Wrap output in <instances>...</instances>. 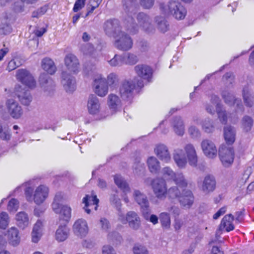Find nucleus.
<instances>
[{
  "mask_svg": "<svg viewBox=\"0 0 254 254\" xmlns=\"http://www.w3.org/2000/svg\"><path fill=\"white\" fill-rule=\"evenodd\" d=\"M124 1L126 6L127 17L125 19V22L127 30L129 32L134 34L138 31L139 27L147 33L154 32L155 28L152 23L151 17L144 12H139L136 16L137 24L134 23L132 17V14H134L133 13L134 9L133 0H124Z\"/></svg>",
  "mask_w": 254,
  "mask_h": 254,
  "instance_id": "f257e3e1",
  "label": "nucleus"
},
{
  "mask_svg": "<svg viewBox=\"0 0 254 254\" xmlns=\"http://www.w3.org/2000/svg\"><path fill=\"white\" fill-rule=\"evenodd\" d=\"M64 63L66 69L62 72L61 82L67 92H72L76 89L75 79L72 75L79 72V62L75 55L68 54L64 59Z\"/></svg>",
  "mask_w": 254,
  "mask_h": 254,
  "instance_id": "f03ea898",
  "label": "nucleus"
},
{
  "mask_svg": "<svg viewBox=\"0 0 254 254\" xmlns=\"http://www.w3.org/2000/svg\"><path fill=\"white\" fill-rule=\"evenodd\" d=\"M184 153L181 149H176L173 153V159L177 166L181 169L185 168L189 164L195 167L198 164V156L194 146L188 143L184 146Z\"/></svg>",
  "mask_w": 254,
  "mask_h": 254,
  "instance_id": "7ed1b4c3",
  "label": "nucleus"
},
{
  "mask_svg": "<svg viewBox=\"0 0 254 254\" xmlns=\"http://www.w3.org/2000/svg\"><path fill=\"white\" fill-rule=\"evenodd\" d=\"M24 191L28 201H33L36 204L40 205L48 198L49 189L46 186L41 185L36 187L34 191L31 187H28L25 188Z\"/></svg>",
  "mask_w": 254,
  "mask_h": 254,
  "instance_id": "20e7f679",
  "label": "nucleus"
},
{
  "mask_svg": "<svg viewBox=\"0 0 254 254\" xmlns=\"http://www.w3.org/2000/svg\"><path fill=\"white\" fill-rule=\"evenodd\" d=\"M160 9L162 13L169 16L172 15L175 18L181 20L186 15L185 7L178 1L171 0L167 3L160 4Z\"/></svg>",
  "mask_w": 254,
  "mask_h": 254,
  "instance_id": "39448f33",
  "label": "nucleus"
},
{
  "mask_svg": "<svg viewBox=\"0 0 254 254\" xmlns=\"http://www.w3.org/2000/svg\"><path fill=\"white\" fill-rule=\"evenodd\" d=\"M60 195L57 194L52 203L53 211L59 215V219L65 222H68L71 218V208L66 205H62L60 203Z\"/></svg>",
  "mask_w": 254,
  "mask_h": 254,
  "instance_id": "423d86ee",
  "label": "nucleus"
},
{
  "mask_svg": "<svg viewBox=\"0 0 254 254\" xmlns=\"http://www.w3.org/2000/svg\"><path fill=\"white\" fill-rule=\"evenodd\" d=\"M118 220L123 224L128 223L129 226L134 230L139 228L141 224L140 219L138 215L133 211L128 212L126 215L120 210L118 213Z\"/></svg>",
  "mask_w": 254,
  "mask_h": 254,
  "instance_id": "0eeeda50",
  "label": "nucleus"
},
{
  "mask_svg": "<svg viewBox=\"0 0 254 254\" xmlns=\"http://www.w3.org/2000/svg\"><path fill=\"white\" fill-rule=\"evenodd\" d=\"M93 86L94 92L99 97H104L109 92V88L105 82V77L101 74L94 76Z\"/></svg>",
  "mask_w": 254,
  "mask_h": 254,
  "instance_id": "6e6552de",
  "label": "nucleus"
},
{
  "mask_svg": "<svg viewBox=\"0 0 254 254\" xmlns=\"http://www.w3.org/2000/svg\"><path fill=\"white\" fill-rule=\"evenodd\" d=\"M151 185L154 194L158 199H163L166 197L168 190L164 180L160 178L154 179Z\"/></svg>",
  "mask_w": 254,
  "mask_h": 254,
  "instance_id": "1a4fd4ad",
  "label": "nucleus"
},
{
  "mask_svg": "<svg viewBox=\"0 0 254 254\" xmlns=\"http://www.w3.org/2000/svg\"><path fill=\"white\" fill-rule=\"evenodd\" d=\"M5 105L7 113L12 118L19 119L23 116V109L15 100L12 98L7 99Z\"/></svg>",
  "mask_w": 254,
  "mask_h": 254,
  "instance_id": "9d476101",
  "label": "nucleus"
},
{
  "mask_svg": "<svg viewBox=\"0 0 254 254\" xmlns=\"http://www.w3.org/2000/svg\"><path fill=\"white\" fill-rule=\"evenodd\" d=\"M115 39V46L120 50L127 51L132 47V39L124 31L119 33Z\"/></svg>",
  "mask_w": 254,
  "mask_h": 254,
  "instance_id": "9b49d317",
  "label": "nucleus"
},
{
  "mask_svg": "<svg viewBox=\"0 0 254 254\" xmlns=\"http://www.w3.org/2000/svg\"><path fill=\"white\" fill-rule=\"evenodd\" d=\"M219 156L223 166L229 167L232 164L234 161V149L232 147L222 145L219 149Z\"/></svg>",
  "mask_w": 254,
  "mask_h": 254,
  "instance_id": "f8f14e48",
  "label": "nucleus"
},
{
  "mask_svg": "<svg viewBox=\"0 0 254 254\" xmlns=\"http://www.w3.org/2000/svg\"><path fill=\"white\" fill-rule=\"evenodd\" d=\"M17 79L24 85L30 88L36 86V81L31 73L25 69H19L16 71Z\"/></svg>",
  "mask_w": 254,
  "mask_h": 254,
  "instance_id": "ddd939ff",
  "label": "nucleus"
},
{
  "mask_svg": "<svg viewBox=\"0 0 254 254\" xmlns=\"http://www.w3.org/2000/svg\"><path fill=\"white\" fill-rule=\"evenodd\" d=\"M221 96L226 104L229 106L236 105L237 112L239 111H243L244 107L241 99L236 98L234 95L227 89H225L222 91Z\"/></svg>",
  "mask_w": 254,
  "mask_h": 254,
  "instance_id": "4468645a",
  "label": "nucleus"
},
{
  "mask_svg": "<svg viewBox=\"0 0 254 254\" xmlns=\"http://www.w3.org/2000/svg\"><path fill=\"white\" fill-rule=\"evenodd\" d=\"M216 185L214 177L210 175L206 176L202 181L198 183L199 188L205 193L213 191L216 188Z\"/></svg>",
  "mask_w": 254,
  "mask_h": 254,
  "instance_id": "2eb2a0df",
  "label": "nucleus"
},
{
  "mask_svg": "<svg viewBox=\"0 0 254 254\" xmlns=\"http://www.w3.org/2000/svg\"><path fill=\"white\" fill-rule=\"evenodd\" d=\"M99 199L96 195L87 194L82 199V203L84 204L83 209L88 214H90L92 210H97L98 207Z\"/></svg>",
  "mask_w": 254,
  "mask_h": 254,
  "instance_id": "dca6fc26",
  "label": "nucleus"
},
{
  "mask_svg": "<svg viewBox=\"0 0 254 254\" xmlns=\"http://www.w3.org/2000/svg\"><path fill=\"white\" fill-rule=\"evenodd\" d=\"M201 147L204 154L209 158H214L217 154L216 146L213 141L205 139L201 142Z\"/></svg>",
  "mask_w": 254,
  "mask_h": 254,
  "instance_id": "f3484780",
  "label": "nucleus"
},
{
  "mask_svg": "<svg viewBox=\"0 0 254 254\" xmlns=\"http://www.w3.org/2000/svg\"><path fill=\"white\" fill-rule=\"evenodd\" d=\"M104 30L106 34L109 37L114 38L117 37L119 33L122 31L119 24V22L117 19L109 20L104 24Z\"/></svg>",
  "mask_w": 254,
  "mask_h": 254,
  "instance_id": "a211bd4d",
  "label": "nucleus"
},
{
  "mask_svg": "<svg viewBox=\"0 0 254 254\" xmlns=\"http://www.w3.org/2000/svg\"><path fill=\"white\" fill-rule=\"evenodd\" d=\"M14 93L19 102L24 106H29L32 101V96L29 91L22 88L20 86H15Z\"/></svg>",
  "mask_w": 254,
  "mask_h": 254,
  "instance_id": "6ab92c4d",
  "label": "nucleus"
},
{
  "mask_svg": "<svg viewBox=\"0 0 254 254\" xmlns=\"http://www.w3.org/2000/svg\"><path fill=\"white\" fill-rule=\"evenodd\" d=\"M74 233L77 236L83 237L86 236L89 231V227L87 221L83 219L76 220L72 226Z\"/></svg>",
  "mask_w": 254,
  "mask_h": 254,
  "instance_id": "aec40b11",
  "label": "nucleus"
},
{
  "mask_svg": "<svg viewBox=\"0 0 254 254\" xmlns=\"http://www.w3.org/2000/svg\"><path fill=\"white\" fill-rule=\"evenodd\" d=\"M154 153L162 161L166 163L170 162L171 154L166 145L161 143L157 144L154 148Z\"/></svg>",
  "mask_w": 254,
  "mask_h": 254,
  "instance_id": "412c9836",
  "label": "nucleus"
},
{
  "mask_svg": "<svg viewBox=\"0 0 254 254\" xmlns=\"http://www.w3.org/2000/svg\"><path fill=\"white\" fill-rule=\"evenodd\" d=\"M132 196L134 201L140 206L141 211L149 207L147 196L140 190H134Z\"/></svg>",
  "mask_w": 254,
  "mask_h": 254,
  "instance_id": "4be33fe9",
  "label": "nucleus"
},
{
  "mask_svg": "<svg viewBox=\"0 0 254 254\" xmlns=\"http://www.w3.org/2000/svg\"><path fill=\"white\" fill-rule=\"evenodd\" d=\"M134 88V84L131 82L127 80L123 81L119 87V93L121 97L126 99L131 96Z\"/></svg>",
  "mask_w": 254,
  "mask_h": 254,
  "instance_id": "5701e85b",
  "label": "nucleus"
},
{
  "mask_svg": "<svg viewBox=\"0 0 254 254\" xmlns=\"http://www.w3.org/2000/svg\"><path fill=\"white\" fill-rule=\"evenodd\" d=\"M180 204L186 208H190L194 202V197L192 192L189 190L183 191L179 200Z\"/></svg>",
  "mask_w": 254,
  "mask_h": 254,
  "instance_id": "b1692460",
  "label": "nucleus"
},
{
  "mask_svg": "<svg viewBox=\"0 0 254 254\" xmlns=\"http://www.w3.org/2000/svg\"><path fill=\"white\" fill-rule=\"evenodd\" d=\"M134 70L139 77L147 81H149L152 76V69L148 65L138 64L134 67Z\"/></svg>",
  "mask_w": 254,
  "mask_h": 254,
  "instance_id": "393cba45",
  "label": "nucleus"
},
{
  "mask_svg": "<svg viewBox=\"0 0 254 254\" xmlns=\"http://www.w3.org/2000/svg\"><path fill=\"white\" fill-rule=\"evenodd\" d=\"M87 106L88 111L90 114H97L100 112V102L98 98L95 95H91L89 97Z\"/></svg>",
  "mask_w": 254,
  "mask_h": 254,
  "instance_id": "a878e982",
  "label": "nucleus"
},
{
  "mask_svg": "<svg viewBox=\"0 0 254 254\" xmlns=\"http://www.w3.org/2000/svg\"><path fill=\"white\" fill-rule=\"evenodd\" d=\"M7 238L8 243L13 246L18 245L20 242L21 238L18 230L12 227L9 228L7 232Z\"/></svg>",
  "mask_w": 254,
  "mask_h": 254,
  "instance_id": "bb28decb",
  "label": "nucleus"
},
{
  "mask_svg": "<svg viewBox=\"0 0 254 254\" xmlns=\"http://www.w3.org/2000/svg\"><path fill=\"white\" fill-rule=\"evenodd\" d=\"M107 104L110 109L114 112L119 111L122 107L121 99L114 93H111L108 96Z\"/></svg>",
  "mask_w": 254,
  "mask_h": 254,
  "instance_id": "cd10ccee",
  "label": "nucleus"
},
{
  "mask_svg": "<svg viewBox=\"0 0 254 254\" xmlns=\"http://www.w3.org/2000/svg\"><path fill=\"white\" fill-rule=\"evenodd\" d=\"M234 217L231 214L226 215L222 219L219 227V230L222 231L225 228L227 232H230L234 229L233 221Z\"/></svg>",
  "mask_w": 254,
  "mask_h": 254,
  "instance_id": "c85d7f7f",
  "label": "nucleus"
},
{
  "mask_svg": "<svg viewBox=\"0 0 254 254\" xmlns=\"http://www.w3.org/2000/svg\"><path fill=\"white\" fill-rule=\"evenodd\" d=\"M242 96L245 105L251 107L254 105V97L251 87L249 85L245 86L242 90Z\"/></svg>",
  "mask_w": 254,
  "mask_h": 254,
  "instance_id": "c756f323",
  "label": "nucleus"
},
{
  "mask_svg": "<svg viewBox=\"0 0 254 254\" xmlns=\"http://www.w3.org/2000/svg\"><path fill=\"white\" fill-rule=\"evenodd\" d=\"M157 30L161 33H164L169 29V24L166 19L161 16H156L154 18Z\"/></svg>",
  "mask_w": 254,
  "mask_h": 254,
  "instance_id": "7c9ffc66",
  "label": "nucleus"
},
{
  "mask_svg": "<svg viewBox=\"0 0 254 254\" xmlns=\"http://www.w3.org/2000/svg\"><path fill=\"white\" fill-rule=\"evenodd\" d=\"M15 219L17 226L22 229H25L30 223L29 217L25 212H18L16 215Z\"/></svg>",
  "mask_w": 254,
  "mask_h": 254,
  "instance_id": "2f4dec72",
  "label": "nucleus"
},
{
  "mask_svg": "<svg viewBox=\"0 0 254 254\" xmlns=\"http://www.w3.org/2000/svg\"><path fill=\"white\" fill-rule=\"evenodd\" d=\"M224 136L227 144H232L235 140L236 130L232 126H227L224 128Z\"/></svg>",
  "mask_w": 254,
  "mask_h": 254,
  "instance_id": "473e14b6",
  "label": "nucleus"
},
{
  "mask_svg": "<svg viewBox=\"0 0 254 254\" xmlns=\"http://www.w3.org/2000/svg\"><path fill=\"white\" fill-rule=\"evenodd\" d=\"M41 65L42 68L50 74H54L57 70L54 61L50 58H44L42 61Z\"/></svg>",
  "mask_w": 254,
  "mask_h": 254,
  "instance_id": "72a5a7b5",
  "label": "nucleus"
},
{
  "mask_svg": "<svg viewBox=\"0 0 254 254\" xmlns=\"http://www.w3.org/2000/svg\"><path fill=\"white\" fill-rule=\"evenodd\" d=\"M120 81L119 75L115 72H111L105 77V82L108 87L114 90L118 85Z\"/></svg>",
  "mask_w": 254,
  "mask_h": 254,
  "instance_id": "f704fd0d",
  "label": "nucleus"
},
{
  "mask_svg": "<svg viewBox=\"0 0 254 254\" xmlns=\"http://www.w3.org/2000/svg\"><path fill=\"white\" fill-rule=\"evenodd\" d=\"M216 111L218 115V118L222 124H226L228 120L232 122L231 116L222 108L221 104H217L216 105Z\"/></svg>",
  "mask_w": 254,
  "mask_h": 254,
  "instance_id": "c9c22d12",
  "label": "nucleus"
},
{
  "mask_svg": "<svg viewBox=\"0 0 254 254\" xmlns=\"http://www.w3.org/2000/svg\"><path fill=\"white\" fill-rule=\"evenodd\" d=\"M175 132L179 135H183L184 133L185 127L183 121L181 117H175L172 123Z\"/></svg>",
  "mask_w": 254,
  "mask_h": 254,
  "instance_id": "e433bc0d",
  "label": "nucleus"
},
{
  "mask_svg": "<svg viewBox=\"0 0 254 254\" xmlns=\"http://www.w3.org/2000/svg\"><path fill=\"white\" fill-rule=\"evenodd\" d=\"M183 190H185L183 188H179L178 186H173L167 190V195L171 200L175 199L179 200Z\"/></svg>",
  "mask_w": 254,
  "mask_h": 254,
  "instance_id": "4c0bfd02",
  "label": "nucleus"
},
{
  "mask_svg": "<svg viewBox=\"0 0 254 254\" xmlns=\"http://www.w3.org/2000/svg\"><path fill=\"white\" fill-rule=\"evenodd\" d=\"M69 229L65 224L60 225L56 232V239L60 242L64 241L68 237Z\"/></svg>",
  "mask_w": 254,
  "mask_h": 254,
  "instance_id": "58836bf2",
  "label": "nucleus"
},
{
  "mask_svg": "<svg viewBox=\"0 0 254 254\" xmlns=\"http://www.w3.org/2000/svg\"><path fill=\"white\" fill-rule=\"evenodd\" d=\"M114 181L116 185L120 188L125 194L129 192L130 189L128 184L121 176L119 175H115L114 177Z\"/></svg>",
  "mask_w": 254,
  "mask_h": 254,
  "instance_id": "ea45409f",
  "label": "nucleus"
},
{
  "mask_svg": "<svg viewBox=\"0 0 254 254\" xmlns=\"http://www.w3.org/2000/svg\"><path fill=\"white\" fill-rule=\"evenodd\" d=\"M147 163L151 173L156 174L160 170V162L155 157L152 156L148 158Z\"/></svg>",
  "mask_w": 254,
  "mask_h": 254,
  "instance_id": "a19ab883",
  "label": "nucleus"
},
{
  "mask_svg": "<svg viewBox=\"0 0 254 254\" xmlns=\"http://www.w3.org/2000/svg\"><path fill=\"white\" fill-rule=\"evenodd\" d=\"M144 219L156 225L158 223V217L155 214H151V210L149 207L141 211Z\"/></svg>",
  "mask_w": 254,
  "mask_h": 254,
  "instance_id": "79ce46f5",
  "label": "nucleus"
},
{
  "mask_svg": "<svg viewBox=\"0 0 254 254\" xmlns=\"http://www.w3.org/2000/svg\"><path fill=\"white\" fill-rule=\"evenodd\" d=\"M202 130L206 133H212L215 130L213 121L209 118L204 119L201 123Z\"/></svg>",
  "mask_w": 254,
  "mask_h": 254,
  "instance_id": "37998d69",
  "label": "nucleus"
},
{
  "mask_svg": "<svg viewBox=\"0 0 254 254\" xmlns=\"http://www.w3.org/2000/svg\"><path fill=\"white\" fill-rule=\"evenodd\" d=\"M173 180L179 188L184 189V188H186L188 185V182L182 173L176 174Z\"/></svg>",
  "mask_w": 254,
  "mask_h": 254,
  "instance_id": "c03bdc74",
  "label": "nucleus"
},
{
  "mask_svg": "<svg viewBox=\"0 0 254 254\" xmlns=\"http://www.w3.org/2000/svg\"><path fill=\"white\" fill-rule=\"evenodd\" d=\"M242 127L245 131H249L253 126V120L249 116H245L241 121Z\"/></svg>",
  "mask_w": 254,
  "mask_h": 254,
  "instance_id": "a18cd8bd",
  "label": "nucleus"
},
{
  "mask_svg": "<svg viewBox=\"0 0 254 254\" xmlns=\"http://www.w3.org/2000/svg\"><path fill=\"white\" fill-rule=\"evenodd\" d=\"M160 221L163 227L169 228L171 225L170 214L167 212H162L159 215Z\"/></svg>",
  "mask_w": 254,
  "mask_h": 254,
  "instance_id": "49530a36",
  "label": "nucleus"
},
{
  "mask_svg": "<svg viewBox=\"0 0 254 254\" xmlns=\"http://www.w3.org/2000/svg\"><path fill=\"white\" fill-rule=\"evenodd\" d=\"M109 64L113 67L122 66L124 64L123 55H115L114 57L108 61Z\"/></svg>",
  "mask_w": 254,
  "mask_h": 254,
  "instance_id": "de8ad7c7",
  "label": "nucleus"
},
{
  "mask_svg": "<svg viewBox=\"0 0 254 254\" xmlns=\"http://www.w3.org/2000/svg\"><path fill=\"white\" fill-rule=\"evenodd\" d=\"M124 57V64H134L137 61L138 59L136 55L131 53H126L123 55Z\"/></svg>",
  "mask_w": 254,
  "mask_h": 254,
  "instance_id": "09e8293b",
  "label": "nucleus"
},
{
  "mask_svg": "<svg viewBox=\"0 0 254 254\" xmlns=\"http://www.w3.org/2000/svg\"><path fill=\"white\" fill-rule=\"evenodd\" d=\"M9 223L8 215L5 212L0 214V228L5 229Z\"/></svg>",
  "mask_w": 254,
  "mask_h": 254,
  "instance_id": "8fccbe9b",
  "label": "nucleus"
},
{
  "mask_svg": "<svg viewBox=\"0 0 254 254\" xmlns=\"http://www.w3.org/2000/svg\"><path fill=\"white\" fill-rule=\"evenodd\" d=\"M99 225L102 231L107 232L111 228L109 221L105 218H101L99 222Z\"/></svg>",
  "mask_w": 254,
  "mask_h": 254,
  "instance_id": "3c124183",
  "label": "nucleus"
},
{
  "mask_svg": "<svg viewBox=\"0 0 254 254\" xmlns=\"http://www.w3.org/2000/svg\"><path fill=\"white\" fill-rule=\"evenodd\" d=\"M48 9L47 5H44L32 13V17L34 18H39L45 14Z\"/></svg>",
  "mask_w": 254,
  "mask_h": 254,
  "instance_id": "603ef678",
  "label": "nucleus"
},
{
  "mask_svg": "<svg viewBox=\"0 0 254 254\" xmlns=\"http://www.w3.org/2000/svg\"><path fill=\"white\" fill-rule=\"evenodd\" d=\"M161 173L163 176L166 178L173 179L176 173L169 167H166L162 169Z\"/></svg>",
  "mask_w": 254,
  "mask_h": 254,
  "instance_id": "864d4df0",
  "label": "nucleus"
},
{
  "mask_svg": "<svg viewBox=\"0 0 254 254\" xmlns=\"http://www.w3.org/2000/svg\"><path fill=\"white\" fill-rule=\"evenodd\" d=\"M21 65V63L18 58H14L11 60L8 64L7 69L12 71Z\"/></svg>",
  "mask_w": 254,
  "mask_h": 254,
  "instance_id": "5fc2aeb1",
  "label": "nucleus"
},
{
  "mask_svg": "<svg viewBox=\"0 0 254 254\" xmlns=\"http://www.w3.org/2000/svg\"><path fill=\"white\" fill-rule=\"evenodd\" d=\"M133 252L134 254H149L147 248L142 245H136L133 247Z\"/></svg>",
  "mask_w": 254,
  "mask_h": 254,
  "instance_id": "6e6d98bb",
  "label": "nucleus"
},
{
  "mask_svg": "<svg viewBox=\"0 0 254 254\" xmlns=\"http://www.w3.org/2000/svg\"><path fill=\"white\" fill-rule=\"evenodd\" d=\"M19 207L18 201L14 198L11 199L8 202L7 209L11 212L16 211Z\"/></svg>",
  "mask_w": 254,
  "mask_h": 254,
  "instance_id": "4d7b16f0",
  "label": "nucleus"
},
{
  "mask_svg": "<svg viewBox=\"0 0 254 254\" xmlns=\"http://www.w3.org/2000/svg\"><path fill=\"white\" fill-rule=\"evenodd\" d=\"M167 210L169 212V214H171L174 217H178L180 214V209L179 207L172 205L167 208Z\"/></svg>",
  "mask_w": 254,
  "mask_h": 254,
  "instance_id": "13d9d810",
  "label": "nucleus"
},
{
  "mask_svg": "<svg viewBox=\"0 0 254 254\" xmlns=\"http://www.w3.org/2000/svg\"><path fill=\"white\" fill-rule=\"evenodd\" d=\"M189 133L192 138L199 137L200 135L199 130L194 126H190L189 127Z\"/></svg>",
  "mask_w": 254,
  "mask_h": 254,
  "instance_id": "bf43d9fd",
  "label": "nucleus"
},
{
  "mask_svg": "<svg viewBox=\"0 0 254 254\" xmlns=\"http://www.w3.org/2000/svg\"><path fill=\"white\" fill-rule=\"evenodd\" d=\"M42 233L40 231H36V228L33 229L31 236L32 241L34 243H37L42 236Z\"/></svg>",
  "mask_w": 254,
  "mask_h": 254,
  "instance_id": "052dcab7",
  "label": "nucleus"
},
{
  "mask_svg": "<svg viewBox=\"0 0 254 254\" xmlns=\"http://www.w3.org/2000/svg\"><path fill=\"white\" fill-rule=\"evenodd\" d=\"M140 4L145 9L151 8L154 3V0H140Z\"/></svg>",
  "mask_w": 254,
  "mask_h": 254,
  "instance_id": "680f3d73",
  "label": "nucleus"
},
{
  "mask_svg": "<svg viewBox=\"0 0 254 254\" xmlns=\"http://www.w3.org/2000/svg\"><path fill=\"white\" fill-rule=\"evenodd\" d=\"M39 80L40 83L43 86H44L46 83H49L50 85H52L53 83L52 80L50 78H48V76L45 74H43L40 75Z\"/></svg>",
  "mask_w": 254,
  "mask_h": 254,
  "instance_id": "e2e57ef3",
  "label": "nucleus"
},
{
  "mask_svg": "<svg viewBox=\"0 0 254 254\" xmlns=\"http://www.w3.org/2000/svg\"><path fill=\"white\" fill-rule=\"evenodd\" d=\"M85 5V0H77L74 3L73 10L74 12H77L84 7Z\"/></svg>",
  "mask_w": 254,
  "mask_h": 254,
  "instance_id": "0e129e2a",
  "label": "nucleus"
},
{
  "mask_svg": "<svg viewBox=\"0 0 254 254\" xmlns=\"http://www.w3.org/2000/svg\"><path fill=\"white\" fill-rule=\"evenodd\" d=\"M0 137L4 140H9L10 139V135L9 131L7 129H4L3 131L2 126L0 124Z\"/></svg>",
  "mask_w": 254,
  "mask_h": 254,
  "instance_id": "69168bd1",
  "label": "nucleus"
},
{
  "mask_svg": "<svg viewBox=\"0 0 254 254\" xmlns=\"http://www.w3.org/2000/svg\"><path fill=\"white\" fill-rule=\"evenodd\" d=\"M110 200L112 204L115 205L117 207L121 206V201L117 195H112L111 196Z\"/></svg>",
  "mask_w": 254,
  "mask_h": 254,
  "instance_id": "338daca9",
  "label": "nucleus"
},
{
  "mask_svg": "<svg viewBox=\"0 0 254 254\" xmlns=\"http://www.w3.org/2000/svg\"><path fill=\"white\" fill-rule=\"evenodd\" d=\"M102 254H116L114 249L110 246H104L102 248Z\"/></svg>",
  "mask_w": 254,
  "mask_h": 254,
  "instance_id": "774afa93",
  "label": "nucleus"
}]
</instances>
